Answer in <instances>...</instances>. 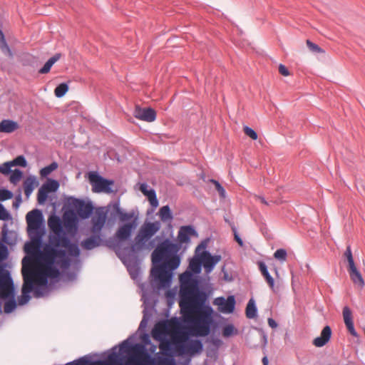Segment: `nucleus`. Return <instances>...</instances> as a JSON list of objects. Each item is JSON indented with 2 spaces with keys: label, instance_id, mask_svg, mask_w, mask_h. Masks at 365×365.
<instances>
[{
  "label": "nucleus",
  "instance_id": "nucleus-11",
  "mask_svg": "<svg viewBox=\"0 0 365 365\" xmlns=\"http://www.w3.org/2000/svg\"><path fill=\"white\" fill-rule=\"evenodd\" d=\"M90 182L93 185V191L95 192L112 193L113 190L111 188V185L114 184V181L104 178L98 173L91 172L89 174Z\"/></svg>",
  "mask_w": 365,
  "mask_h": 365
},
{
  "label": "nucleus",
  "instance_id": "nucleus-27",
  "mask_svg": "<svg viewBox=\"0 0 365 365\" xmlns=\"http://www.w3.org/2000/svg\"><path fill=\"white\" fill-rule=\"evenodd\" d=\"M159 216L163 222L171 221L173 219V216L171 212V210L168 205L163 206L159 210Z\"/></svg>",
  "mask_w": 365,
  "mask_h": 365
},
{
  "label": "nucleus",
  "instance_id": "nucleus-51",
  "mask_svg": "<svg viewBox=\"0 0 365 365\" xmlns=\"http://www.w3.org/2000/svg\"><path fill=\"white\" fill-rule=\"evenodd\" d=\"M158 238H159L158 237H156L155 239H153V240L150 239V240H148L146 242L144 250L150 251L153 248H155V247L156 248L157 245H155V240H158Z\"/></svg>",
  "mask_w": 365,
  "mask_h": 365
},
{
  "label": "nucleus",
  "instance_id": "nucleus-59",
  "mask_svg": "<svg viewBox=\"0 0 365 365\" xmlns=\"http://www.w3.org/2000/svg\"><path fill=\"white\" fill-rule=\"evenodd\" d=\"M268 324L272 329H274V328H276L278 326V324L276 322V321L274 319H273L272 318H269L268 319Z\"/></svg>",
  "mask_w": 365,
  "mask_h": 365
},
{
  "label": "nucleus",
  "instance_id": "nucleus-40",
  "mask_svg": "<svg viewBox=\"0 0 365 365\" xmlns=\"http://www.w3.org/2000/svg\"><path fill=\"white\" fill-rule=\"evenodd\" d=\"M13 192L7 189H0V201L3 202L13 197Z\"/></svg>",
  "mask_w": 365,
  "mask_h": 365
},
{
  "label": "nucleus",
  "instance_id": "nucleus-55",
  "mask_svg": "<svg viewBox=\"0 0 365 365\" xmlns=\"http://www.w3.org/2000/svg\"><path fill=\"white\" fill-rule=\"evenodd\" d=\"M146 309L147 308H145V310L143 311V319L140 323V326H139L140 329H144L145 327H146L147 324H148V314H147Z\"/></svg>",
  "mask_w": 365,
  "mask_h": 365
},
{
  "label": "nucleus",
  "instance_id": "nucleus-56",
  "mask_svg": "<svg viewBox=\"0 0 365 365\" xmlns=\"http://www.w3.org/2000/svg\"><path fill=\"white\" fill-rule=\"evenodd\" d=\"M279 72L281 75H282L284 76H288L290 74L288 68L283 64H279Z\"/></svg>",
  "mask_w": 365,
  "mask_h": 365
},
{
  "label": "nucleus",
  "instance_id": "nucleus-24",
  "mask_svg": "<svg viewBox=\"0 0 365 365\" xmlns=\"http://www.w3.org/2000/svg\"><path fill=\"white\" fill-rule=\"evenodd\" d=\"M348 272L354 284H358L361 287L364 286L365 283L364 279L356 266L351 267V269H348Z\"/></svg>",
  "mask_w": 365,
  "mask_h": 365
},
{
  "label": "nucleus",
  "instance_id": "nucleus-10",
  "mask_svg": "<svg viewBox=\"0 0 365 365\" xmlns=\"http://www.w3.org/2000/svg\"><path fill=\"white\" fill-rule=\"evenodd\" d=\"M48 225L50 228V235L47 245H52L67 235L63 227L61 219L54 214L49 217Z\"/></svg>",
  "mask_w": 365,
  "mask_h": 365
},
{
  "label": "nucleus",
  "instance_id": "nucleus-7",
  "mask_svg": "<svg viewBox=\"0 0 365 365\" xmlns=\"http://www.w3.org/2000/svg\"><path fill=\"white\" fill-rule=\"evenodd\" d=\"M27 233L34 242H39L45 233L43 215L41 210L34 209L26 214Z\"/></svg>",
  "mask_w": 365,
  "mask_h": 365
},
{
  "label": "nucleus",
  "instance_id": "nucleus-44",
  "mask_svg": "<svg viewBox=\"0 0 365 365\" xmlns=\"http://www.w3.org/2000/svg\"><path fill=\"white\" fill-rule=\"evenodd\" d=\"M210 182L215 185L216 190L218 192L220 197L225 198V190L222 185L216 180L212 179Z\"/></svg>",
  "mask_w": 365,
  "mask_h": 365
},
{
  "label": "nucleus",
  "instance_id": "nucleus-61",
  "mask_svg": "<svg viewBox=\"0 0 365 365\" xmlns=\"http://www.w3.org/2000/svg\"><path fill=\"white\" fill-rule=\"evenodd\" d=\"M113 209L115 210V212L119 215L120 212H122V210L120 209V206H119V203L118 202H115L114 205H113Z\"/></svg>",
  "mask_w": 365,
  "mask_h": 365
},
{
  "label": "nucleus",
  "instance_id": "nucleus-47",
  "mask_svg": "<svg viewBox=\"0 0 365 365\" xmlns=\"http://www.w3.org/2000/svg\"><path fill=\"white\" fill-rule=\"evenodd\" d=\"M235 328L232 324H227L222 329V334L225 337H229L235 332Z\"/></svg>",
  "mask_w": 365,
  "mask_h": 365
},
{
  "label": "nucleus",
  "instance_id": "nucleus-60",
  "mask_svg": "<svg viewBox=\"0 0 365 365\" xmlns=\"http://www.w3.org/2000/svg\"><path fill=\"white\" fill-rule=\"evenodd\" d=\"M7 228H6V225H4L3 227H2V238H3V240H4L6 243H9L6 240V238H7Z\"/></svg>",
  "mask_w": 365,
  "mask_h": 365
},
{
  "label": "nucleus",
  "instance_id": "nucleus-28",
  "mask_svg": "<svg viewBox=\"0 0 365 365\" xmlns=\"http://www.w3.org/2000/svg\"><path fill=\"white\" fill-rule=\"evenodd\" d=\"M44 190L48 192H54L59 187V182L56 180L48 178L44 184L41 185Z\"/></svg>",
  "mask_w": 365,
  "mask_h": 365
},
{
  "label": "nucleus",
  "instance_id": "nucleus-23",
  "mask_svg": "<svg viewBox=\"0 0 365 365\" xmlns=\"http://www.w3.org/2000/svg\"><path fill=\"white\" fill-rule=\"evenodd\" d=\"M19 128V124L12 120L4 119L0 122V133H11Z\"/></svg>",
  "mask_w": 365,
  "mask_h": 365
},
{
  "label": "nucleus",
  "instance_id": "nucleus-19",
  "mask_svg": "<svg viewBox=\"0 0 365 365\" xmlns=\"http://www.w3.org/2000/svg\"><path fill=\"white\" fill-rule=\"evenodd\" d=\"M160 229V222L155 221L153 222H148L144 223L140 228L138 232L145 238L150 240Z\"/></svg>",
  "mask_w": 365,
  "mask_h": 365
},
{
  "label": "nucleus",
  "instance_id": "nucleus-35",
  "mask_svg": "<svg viewBox=\"0 0 365 365\" xmlns=\"http://www.w3.org/2000/svg\"><path fill=\"white\" fill-rule=\"evenodd\" d=\"M146 196L148 197L150 204L153 207L155 208L158 206V200L157 198L155 191L153 189L150 190Z\"/></svg>",
  "mask_w": 365,
  "mask_h": 365
},
{
  "label": "nucleus",
  "instance_id": "nucleus-17",
  "mask_svg": "<svg viewBox=\"0 0 365 365\" xmlns=\"http://www.w3.org/2000/svg\"><path fill=\"white\" fill-rule=\"evenodd\" d=\"M133 115L138 119L153 122L156 118V111L152 108H140L136 106L133 111Z\"/></svg>",
  "mask_w": 365,
  "mask_h": 365
},
{
  "label": "nucleus",
  "instance_id": "nucleus-64",
  "mask_svg": "<svg viewBox=\"0 0 365 365\" xmlns=\"http://www.w3.org/2000/svg\"><path fill=\"white\" fill-rule=\"evenodd\" d=\"M24 193H25V195L26 196V197H29V196L31 195V194L32 193L33 190H27V189H24Z\"/></svg>",
  "mask_w": 365,
  "mask_h": 365
},
{
  "label": "nucleus",
  "instance_id": "nucleus-29",
  "mask_svg": "<svg viewBox=\"0 0 365 365\" xmlns=\"http://www.w3.org/2000/svg\"><path fill=\"white\" fill-rule=\"evenodd\" d=\"M343 257L347 261V263H348L347 269H351V267L356 266L350 245H348L346 247V249L343 255Z\"/></svg>",
  "mask_w": 365,
  "mask_h": 365
},
{
  "label": "nucleus",
  "instance_id": "nucleus-15",
  "mask_svg": "<svg viewBox=\"0 0 365 365\" xmlns=\"http://www.w3.org/2000/svg\"><path fill=\"white\" fill-rule=\"evenodd\" d=\"M213 304L218 306L220 312L225 314L232 313L235 308V298L230 295L225 299L223 297H219L214 299Z\"/></svg>",
  "mask_w": 365,
  "mask_h": 365
},
{
  "label": "nucleus",
  "instance_id": "nucleus-62",
  "mask_svg": "<svg viewBox=\"0 0 365 365\" xmlns=\"http://www.w3.org/2000/svg\"><path fill=\"white\" fill-rule=\"evenodd\" d=\"M147 185L146 184H142L141 186H140V190L142 191V192L145 195H148V192L149 190H147Z\"/></svg>",
  "mask_w": 365,
  "mask_h": 365
},
{
  "label": "nucleus",
  "instance_id": "nucleus-21",
  "mask_svg": "<svg viewBox=\"0 0 365 365\" xmlns=\"http://www.w3.org/2000/svg\"><path fill=\"white\" fill-rule=\"evenodd\" d=\"M101 240L100 234L96 233L84 240L81 242V245L85 250H91L100 246Z\"/></svg>",
  "mask_w": 365,
  "mask_h": 365
},
{
  "label": "nucleus",
  "instance_id": "nucleus-31",
  "mask_svg": "<svg viewBox=\"0 0 365 365\" xmlns=\"http://www.w3.org/2000/svg\"><path fill=\"white\" fill-rule=\"evenodd\" d=\"M68 91V86L66 83H62L58 85L55 90L54 94L57 98H61L67 93Z\"/></svg>",
  "mask_w": 365,
  "mask_h": 365
},
{
  "label": "nucleus",
  "instance_id": "nucleus-2",
  "mask_svg": "<svg viewBox=\"0 0 365 365\" xmlns=\"http://www.w3.org/2000/svg\"><path fill=\"white\" fill-rule=\"evenodd\" d=\"M80 254L78 244L72 242L66 235L52 245H46L42 268L50 274L52 281L57 282L61 276V271L56 264L60 265L63 269H67L71 262L68 255L78 257Z\"/></svg>",
  "mask_w": 365,
  "mask_h": 365
},
{
  "label": "nucleus",
  "instance_id": "nucleus-13",
  "mask_svg": "<svg viewBox=\"0 0 365 365\" xmlns=\"http://www.w3.org/2000/svg\"><path fill=\"white\" fill-rule=\"evenodd\" d=\"M188 338L180 342H178L175 346V351L179 356L184 354L186 352H190L191 354L200 353L203 349V344L200 339L191 340L190 344L187 346L186 342Z\"/></svg>",
  "mask_w": 365,
  "mask_h": 365
},
{
  "label": "nucleus",
  "instance_id": "nucleus-30",
  "mask_svg": "<svg viewBox=\"0 0 365 365\" xmlns=\"http://www.w3.org/2000/svg\"><path fill=\"white\" fill-rule=\"evenodd\" d=\"M38 184L36 177L30 175L24 180L23 182V187L24 189L27 190H34L35 185H38Z\"/></svg>",
  "mask_w": 365,
  "mask_h": 365
},
{
  "label": "nucleus",
  "instance_id": "nucleus-34",
  "mask_svg": "<svg viewBox=\"0 0 365 365\" xmlns=\"http://www.w3.org/2000/svg\"><path fill=\"white\" fill-rule=\"evenodd\" d=\"M48 192L43 187H40L37 193V202L39 205H43L48 199Z\"/></svg>",
  "mask_w": 365,
  "mask_h": 365
},
{
  "label": "nucleus",
  "instance_id": "nucleus-4",
  "mask_svg": "<svg viewBox=\"0 0 365 365\" xmlns=\"http://www.w3.org/2000/svg\"><path fill=\"white\" fill-rule=\"evenodd\" d=\"M180 307L182 311L190 309L192 306L203 304L207 297V293L200 290L199 282L190 273L185 272L180 277Z\"/></svg>",
  "mask_w": 365,
  "mask_h": 365
},
{
  "label": "nucleus",
  "instance_id": "nucleus-54",
  "mask_svg": "<svg viewBox=\"0 0 365 365\" xmlns=\"http://www.w3.org/2000/svg\"><path fill=\"white\" fill-rule=\"evenodd\" d=\"M346 324V327L349 331V332L353 336H355V337H358L359 335L357 334V332L356 331L355 329H354V322H349V323H346L345 324Z\"/></svg>",
  "mask_w": 365,
  "mask_h": 365
},
{
  "label": "nucleus",
  "instance_id": "nucleus-9",
  "mask_svg": "<svg viewBox=\"0 0 365 365\" xmlns=\"http://www.w3.org/2000/svg\"><path fill=\"white\" fill-rule=\"evenodd\" d=\"M215 326V322L210 314L200 315L194 323L192 334L196 336H207L210 334L211 327Z\"/></svg>",
  "mask_w": 365,
  "mask_h": 365
},
{
  "label": "nucleus",
  "instance_id": "nucleus-1",
  "mask_svg": "<svg viewBox=\"0 0 365 365\" xmlns=\"http://www.w3.org/2000/svg\"><path fill=\"white\" fill-rule=\"evenodd\" d=\"M191 236H197V232L192 225H184L180 227L177 242H174L169 238L160 241L151 254L153 267L150 277L158 289L168 288L173 279V272L178 269L181 262L182 244L190 242Z\"/></svg>",
  "mask_w": 365,
  "mask_h": 365
},
{
  "label": "nucleus",
  "instance_id": "nucleus-48",
  "mask_svg": "<svg viewBox=\"0 0 365 365\" xmlns=\"http://www.w3.org/2000/svg\"><path fill=\"white\" fill-rule=\"evenodd\" d=\"M244 133L246 135L249 136L252 140H257L258 138L257 133L252 128L249 126H245L243 128Z\"/></svg>",
  "mask_w": 365,
  "mask_h": 365
},
{
  "label": "nucleus",
  "instance_id": "nucleus-42",
  "mask_svg": "<svg viewBox=\"0 0 365 365\" xmlns=\"http://www.w3.org/2000/svg\"><path fill=\"white\" fill-rule=\"evenodd\" d=\"M201 264H202V261L200 262L198 259H192L190 262L189 267L195 273H199L201 270Z\"/></svg>",
  "mask_w": 365,
  "mask_h": 365
},
{
  "label": "nucleus",
  "instance_id": "nucleus-50",
  "mask_svg": "<svg viewBox=\"0 0 365 365\" xmlns=\"http://www.w3.org/2000/svg\"><path fill=\"white\" fill-rule=\"evenodd\" d=\"M118 216L121 222H125L133 219L134 217V213L122 212Z\"/></svg>",
  "mask_w": 365,
  "mask_h": 365
},
{
  "label": "nucleus",
  "instance_id": "nucleus-58",
  "mask_svg": "<svg viewBox=\"0 0 365 365\" xmlns=\"http://www.w3.org/2000/svg\"><path fill=\"white\" fill-rule=\"evenodd\" d=\"M117 346H114L113 348H112L111 349V352L109 353L108 354V356L106 357H108L110 354H113V353H115L117 355H118V359L113 364H109V365H115L120 360V357H119V354L118 352H116L115 349H116ZM107 358H106L104 360H106Z\"/></svg>",
  "mask_w": 365,
  "mask_h": 365
},
{
  "label": "nucleus",
  "instance_id": "nucleus-43",
  "mask_svg": "<svg viewBox=\"0 0 365 365\" xmlns=\"http://www.w3.org/2000/svg\"><path fill=\"white\" fill-rule=\"evenodd\" d=\"M287 252L286 250L282 248L277 250L274 254V258L281 261H285L287 259Z\"/></svg>",
  "mask_w": 365,
  "mask_h": 365
},
{
  "label": "nucleus",
  "instance_id": "nucleus-41",
  "mask_svg": "<svg viewBox=\"0 0 365 365\" xmlns=\"http://www.w3.org/2000/svg\"><path fill=\"white\" fill-rule=\"evenodd\" d=\"M9 250L7 246L0 242V263L7 259Z\"/></svg>",
  "mask_w": 365,
  "mask_h": 365
},
{
  "label": "nucleus",
  "instance_id": "nucleus-22",
  "mask_svg": "<svg viewBox=\"0 0 365 365\" xmlns=\"http://www.w3.org/2000/svg\"><path fill=\"white\" fill-rule=\"evenodd\" d=\"M257 264H258L259 269L261 272L262 275L265 279L267 283L268 284L269 287L272 289V290L273 292H275L274 280L273 277L269 273L266 264L262 261H259L257 262Z\"/></svg>",
  "mask_w": 365,
  "mask_h": 365
},
{
  "label": "nucleus",
  "instance_id": "nucleus-5",
  "mask_svg": "<svg viewBox=\"0 0 365 365\" xmlns=\"http://www.w3.org/2000/svg\"><path fill=\"white\" fill-rule=\"evenodd\" d=\"M148 240H149L146 237L145 238L142 235L138 232L135 237L134 242L127 247H121L118 246V243L113 242H109L108 247L112 249L118 257L127 266L133 278L135 277L133 269H134L135 272L138 271V268L135 264L136 259L135 253L143 250Z\"/></svg>",
  "mask_w": 365,
  "mask_h": 365
},
{
  "label": "nucleus",
  "instance_id": "nucleus-33",
  "mask_svg": "<svg viewBox=\"0 0 365 365\" xmlns=\"http://www.w3.org/2000/svg\"><path fill=\"white\" fill-rule=\"evenodd\" d=\"M11 175L9 177V181L11 183L14 185H16L17 182L20 181V180L23 177V172L19 169H15L14 170H11Z\"/></svg>",
  "mask_w": 365,
  "mask_h": 365
},
{
  "label": "nucleus",
  "instance_id": "nucleus-63",
  "mask_svg": "<svg viewBox=\"0 0 365 365\" xmlns=\"http://www.w3.org/2000/svg\"><path fill=\"white\" fill-rule=\"evenodd\" d=\"M207 245L206 241L202 242L196 248V252L198 251L200 248H205Z\"/></svg>",
  "mask_w": 365,
  "mask_h": 365
},
{
  "label": "nucleus",
  "instance_id": "nucleus-16",
  "mask_svg": "<svg viewBox=\"0 0 365 365\" xmlns=\"http://www.w3.org/2000/svg\"><path fill=\"white\" fill-rule=\"evenodd\" d=\"M108 210L104 207L98 208L96 211V217L92 219V232L94 234L101 232L104 227L107 219Z\"/></svg>",
  "mask_w": 365,
  "mask_h": 365
},
{
  "label": "nucleus",
  "instance_id": "nucleus-53",
  "mask_svg": "<svg viewBox=\"0 0 365 365\" xmlns=\"http://www.w3.org/2000/svg\"><path fill=\"white\" fill-rule=\"evenodd\" d=\"M232 230L233 234H234L235 240L238 243V245L240 247H243L244 246L243 240H242V238L237 234V230H236V228H235V227L234 225L232 227Z\"/></svg>",
  "mask_w": 365,
  "mask_h": 365
},
{
  "label": "nucleus",
  "instance_id": "nucleus-8",
  "mask_svg": "<svg viewBox=\"0 0 365 365\" xmlns=\"http://www.w3.org/2000/svg\"><path fill=\"white\" fill-rule=\"evenodd\" d=\"M68 205L69 206L73 207L74 210H71L69 211L72 216L76 217V215L82 219L86 220L88 219L94 210V206L93 205L91 202H86L82 199L76 198L74 197H70L68 199Z\"/></svg>",
  "mask_w": 365,
  "mask_h": 365
},
{
  "label": "nucleus",
  "instance_id": "nucleus-36",
  "mask_svg": "<svg viewBox=\"0 0 365 365\" xmlns=\"http://www.w3.org/2000/svg\"><path fill=\"white\" fill-rule=\"evenodd\" d=\"M0 49L4 55L9 58H13V53L8 45L6 38L0 41Z\"/></svg>",
  "mask_w": 365,
  "mask_h": 365
},
{
  "label": "nucleus",
  "instance_id": "nucleus-20",
  "mask_svg": "<svg viewBox=\"0 0 365 365\" xmlns=\"http://www.w3.org/2000/svg\"><path fill=\"white\" fill-rule=\"evenodd\" d=\"M331 334V327L327 325L322 330L320 336L315 338L312 343L317 347H322L329 341Z\"/></svg>",
  "mask_w": 365,
  "mask_h": 365
},
{
  "label": "nucleus",
  "instance_id": "nucleus-12",
  "mask_svg": "<svg viewBox=\"0 0 365 365\" xmlns=\"http://www.w3.org/2000/svg\"><path fill=\"white\" fill-rule=\"evenodd\" d=\"M137 217L132 222H128L123 225H120L117 231L115 232L113 238L110 239L106 242V245L108 247L110 242H113L115 243H118L119 247L120 246V242L128 240L132 234L133 229L135 227V220Z\"/></svg>",
  "mask_w": 365,
  "mask_h": 365
},
{
  "label": "nucleus",
  "instance_id": "nucleus-49",
  "mask_svg": "<svg viewBox=\"0 0 365 365\" xmlns=\"http://www.w3.org/2000/svg\"><path fill=\"white\" fill-rule=\"evenodd\" d=\"M11 167L10 161L6 162L2 165H0V173L4 175H9L11 173Z\"/></svg>",
  "mask_w": 365,
  "mask_h": 365
},
{
  "label": "nucleus",
  "instance_id": "nucleus-26",
  "mask_svg": "<svg viewBox=\"0 0 365 365\" xmlns=\"http://www.w3.org/2000/svg\"><path fill=\"white\" fill-rule=\"evenodd\" d=\"M257 309L255 302L253 299H250L245 309V314L248 319H254L257 317Z\"/></svg>",
  "mask_w": 365,
  "mask_h": 365
},
{
  "label": "nucleus",
  "instance_id": "nucleus-25",
  "mask_svg": "<svg viewBox=\"0 0 365 365\" xmlns=\"http://www.w3.org/2000/svg\"><path fill=\"white\" fill-rule=\"evenodd\" d=\"M61 57V54L60 53H57L53 55L51 58H50L44 64V66L38 70V73L40 74H46L50 72L52 66L58 61Z\"/></svg>",
  "mask_w": 365,
  "mask_h": 365
},
{
  "label": "nucleus",
  "instance_id": "nucleus-6",
  "mask_svg": "<svg viewBox=\"0 0 365 365\" xmlns=\"http://www.w3.org/2000/svg\"><path fill=\"white\" fill-rule=\"evenodd\" d=\"M16 289L9 271L5 269V265L0 266V299L4 300V311L6 314L13 312L17 307L18 303L15 299ZM2 313L1 302H0V314Z\"/></svg>",
  "mask_w": 365,
  "mask_h": 365
},
{
  "label": "nucleus",
  "instance_id": "nucleus-14",
  "mask_svg": "<svg viewBox=\"0 0 365 365\" xmlns=\"http://www.w3.org/2000/svg\"><path fill=\"white\" fill-rule=\"evenodd\" d=\"M118 359V355L115 353L110 354L106 360L98 359L92 361L88 356H84L78 359L67 363L66 365H109L113 364Z\"/></svg>",
  "mask_w": 365,
  "mask_h": 365
},
{
  "label": "nucleus",
  "instance_id": "nucleus-57",
  "mask_svg": "<svg viewBox=\"0 0 365 365\" xmlns=\"http://www.w3.org/2000/svg\"><path fill=\"white\" fill-rule=\"evenodd\" d=\"M34 249H35V247L33 244L27 243L25 245L24 250L26 253H31V252H33L34 250Z\"/></svg>",
  "mask_w": 365,
  "mask_h": 365
},
{
  "label": "nucleus",
  "instance_id": "nucleus-38",
  "mask_svg": "<svg viewBox=\"0 0 365 365\" xmlns=\"http://www.w3.org/2000/svg\"><path fill=\"white\" fill-rule=\"evenodd\" d=\"M307 46L309 48V49L316 53H324V50L322 49L319 46H318L317 43H313L310 40L307 39L306 41Z\"/></svg>",
  "mask_w": 365,
  "mask_h": 365
},
{
  "label": "nucleus",
  "instance_id": "nucleus-32",
  "mask_svg": "<svg viewBox=\"0 0 365 365\" xmlns=\"http://www.w3.org/2000/svg\"><path fill=\"white\" fill-rule=\"evenodd\" d=\"M58 163L56 162H53L50 165L43 168L40 170V175L42 178H45L51 172L54 171L58 168Z\"/></svg>",
  "mask_w": 365,
  "mask_h": 365
},
{
  "label": "nucleus",
  "instance_id": "nucleus-18",
  "mask_svg": "<svg viewBox=\"0 0 365 365\" xmlns=\"http://www.w3.org/2000/svg\"><path fill=\"white\" fill-rule=\"evenodd\" d=\"M220 255H212L208 251H204L201 256L202 264L207 273L210 272L221 260Z\"/></svg>",
  "mask_w": 365,
  "mask_h": 365
},
{
  "label": "nucleus",
  "instance_id": "nucleus-39",
  "mask_svg": "<svg viewBox=\"0 0 365 365\" xmlns=\"http://www.w3.org/2000/svg\"><path fill=\"white\" fill-rule=\"evenodd\" d=\"M342 314H343L344 321L345 324L349 323V322H353L352 312H351V309L349 307L345 306L343 308Z\"/></svg>",
  "mask_w": 365,
  "mask_h": 365
},
{
  "label": "nucleus",
  "instance_id": "nucleus-52",
  "mask_svg": "<svg viewBox=\"0 0 365 365\" xmlns=\"http://www.w3.org/2000/svg\"><path fill=\"white\" fill-rule=\"evenodd\" d=\"M22 202V197L21 191L19 190V193L16 196L15 200L13 202L12 207L14 209L17 210L19 207L20 204Z\"/></svg>",
  "mask_w": 365,
  "mask_h": 365
},
{
  "label": "nucleus",
  "instance_id": "nucleus-3",
  "mask_svg": "<svg viewBox=\"0 0 365 365\" xmlns=\"http://www.w3.org/2000/svg\"><path fill=\"white\" fill-rule=\"evenodd\" d=\"M24 283L21 287V294L18 297V304L25 305L31 299L30 293L34 292L36 298L43 295V290L48 287V279L51 276L43 268L30 269L26 270L24 264L22 268Z\"/></svg>",
  "mask_w": 365,
  "mask_h": 365
},
{
  "label": "nucleus",
  "instance_id": "nucleus-45",
  "mask_svg": "<svg viewBox=\"0 0 365 365\" xmlns=\"http://www.w3.org/2000/svg\"><path fill=\"white\" fill-rule=\"evenodd\" d=\"M132 347V344L129 342V339L124 340L119 344L120 353H128Z\"/></svg>",
  "mask_w": 365,
  "mask_h": 365
},
{
  "label": "nucleus",
  "instance_id": "nucleus-46",
  "mask_svg": "<svg viewBox=\"0 0 365 365\" xmlns=\"http://www.w3.org/2000/svg\"><path fill=\"white\" fill-rule=\"evenodd\" d=\"M11 218L10 213L4 206L0 203V220H9Z\"/></svg>",
  "mask_w": 365,
  "mask_h": 365
},
{
  "label": "nucleus",
  "instance_id": "nucleus-37",
  "mask_svg": "<svg viewBox=\"0 0 365 365\" xmlns=\"http://www.w3.org/2000/svg\"><path fill=\"white\" fill-rule=\"evenodd\" d=\"M10 163L13 166H21L26 167L27 165V161L24 155H19L13 160L10 161Z\"/></svg>",
  "mask_w": 365,
  "mask_h": 365
}]
</instances>
